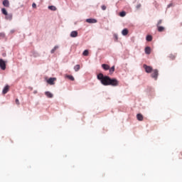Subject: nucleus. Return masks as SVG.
Instances as JSON below:
<instances>
[{
    "instance_id": "5701e85b",
    "label": "nucleus",
    "mask_w": 182,
    "mask_h": 182,
    "mask_svg": "<svg viewBox=\"0 0 182 182\" xmlns=\"http://www.w3.org/2000/svg\"><path fill=\"white\" fill-rule=\"evenodd\" d=\"M83 56H88L89 55V50H84V52L82 53Z\"/></svg>"
},
{
    "instance_id": "f3484780",
    "label": "nucleus",
    "mask_w": 182,
    "mask_h": 182,
    "mask_svg": "<svg viewBox=\"0 0 182 182\" xmlns=\"http://www.w3.org/2000/svg\"><path fill=\"white\" fill-rule=\"evenodd\" d=\"M65 77H66L67 79H69L70 80H72L73 82L75 80V77H73V75H65Z\"/></svg>"
},
{
    "instance_id": "ddd939ff",
    "label": "nucleus",
    "mask_w": 182,
    "mask_h": 182,
    "mask_svg": "<svg viewBox=\"0 0 182 182\" xmlns=\"http://www.w3.org/2000/svg\"><path fill=\"white\" fill-rule=\"evenodd\" d=\"M122 33L124 36H126L129 34V30L127 28H124L122 30Z\"/></svg>"
},
{
    "instance_id": "423d86ee",
    "label": "nucleus",
    "mask_w": 182,
    "mask_h": 182,
    "mask_svg": "<svg viewBox=\"0 0 182 182\" xmlns=\"http://www.w3.org/2000/svg\"><path fill=\"white\" fill-rule=\"evenodd\" d=\"M56 80V78L55 77H50L47 80V83H48V85H55V81Z\"/></svg>"
},
{
    "instance_id": "f8f14e48",
    "label": "nucleus",
    "mask_w": 182,
    "mask_h": 182,
    "mask_svg": "<svg viewBox=\"0 0 182 182\" xmlns=\"http://www.w3.org/2000/svg\"><path fill=\"white\" fill-rule=\"evenodd\" d=\"M102 68L104 69V70H109V69H110V66H109L107 64H102Z\"/></svg>"
},
{
    "instance_id": "dca6fc26",
    "label": "nucleus",
    "mask_w": 182,
    "mask_h": 182,
    "mask_svg": "<svg viewBox=\"0 0 182 182\" xmlns=\"http://www.w3.org/2000/svg\"><path fill=\"white\" fill-rule=\"evenodd\" d=\"M74 70L75 72H79V70H80V65H76L75 67H74Z\"/></svg>"
},
{
    "instance_id": "2f4dec72",
    "label": "nucleus",
    "mask_w": 182,
    "mask_h": 182,
    "mask_svg": "<svg viewBox=\"0 0 182 182\" xmlns=\"http://www.w3.org/2000/svg\"><path fill=\"white\" fill-rule=\"evenodd\" d=\"M175 58H176V57L173 56V57L172 58V59H174Z\"/></svg>"
},
{
    "instance_id": "4be33fe9",
    "label": "nucleus",
    "mask_w": 182,
    "mask_h": 182,
    "mask_svg": "<svg viewBox=\"0 0 182 182\" xmlns=\"http://www.w3.org/2000/svg\"><path fill=\"white\" fill-rule=\"evenodd\" d=\"M48 9L50 11H56V7L55 6H48Z\"/></svg>"
},
{
    "instance_id": "7ed1b4c3",
    "label": "nucleus",
    "mask_w": 182,
    "mask_h": 182,
    "mask_svg": "<svg viewBox=\"0 0 182 182\" xmlns=\"http://www.w3.org/2000/svg\"><path fill=\"white\" fill-rule=\"evenodd\" d=\"M0 68L1 70H5V69H6V62L3 59H0Z\"/></svg>"
},
{
    "instance_id": "aec40b11",
    "label": "nucleus",
    "mask_w": 182,
    "mask_h": 182,
    "mask_svg": "<svg viewBox=\"0 0 182 182\" xmlns=\"http://www.w3.org/2000/svg\"><path fill=\"white\" fill-rule=\"evenodd\" d=\"M146 41L148 42H151V41H153V37L151 36H146Z\"/></svg>"
},
{
    "instance_id": "c85d7f7f",
    "label": "nucleus",
    "mask_w": 182,
    "mask_h": 182,
    "mask_svg": "<svg viewBox=\"0 0 182 182\" xmlns=\"http://www.w3.org/2000/svg\"><path fill=\"white\" fill-rule=\"evenodd\" d=\"M32 7H33V8L36 9V4L33 3V4H32Z\"/></svg>"
},
{
    "instance_id": "20e7f679",
    "label": "nucleus",
    "mask_w": 182,
    "mask_h": 182,
    "mask_svg": "<svg viewBox=\"0 0 182 182\" xmlns=\"http://www.w3.org/2000/svg\"><path fill=\"white\" fill-rule=\"evenodd\" d=\"M144 69H145V72L146 73H151V71L153 70V68L144 64L143 66Z\"/></svg>"
},
{
    "instance_id": "393cba45",
    "label": "nucleus",
    "mask_w": 182,
    "mask_h": 182,
    "mask_svg": "<svg viewBox=\"0 0 182 182\" xmlns=\"http://www.w3.org/2000/svg\"><path fill=\"white\" fill-rule=\"evenodd\" d=\"M120 16H126V12L124 11H122L120 14H119Z\"/></svg>"
},
{
    "instance_id": "9b49d317",
    "label": "nucleus",
    "mask_w": 182,
    "mask_h": 182,
    "mask_svg": "<svg viewBox=\"0 0 182 182\" xmlns=\"http://www.w3.org/2000/svg\"><path fill=\"white\" fill-rule=\"evenodd\" d=\"M77 31H74L70 33L71 38H77Z\"/></svg>"
},
{
    "instance_id": "c756f323",
    "label": "nucleus",
    "mask_w": 182,
    "mask_h": 182,
    "mask_svg": "<svg viewBox=\"0 0 182 182\" xmlns=\"http://www.w3.org/2000/svg\"><path fill=\"white\" fill-rule=\"evenodd\" d=\"M141 4H138V5L136 6L137 9H139V8H141Z\"/></svg>"
},
{
    "instance_id": "a211bd4d",
    "label": "nucleus",
    "mask_w": 182,
    "mask_h": 182,
    "mask_svg": "<svg viewBox=\"0 0 182 182\" xmlns=\"http://www.w3.org/2000/svg\"><path fill=\"white\" fill-rule=\"evenodd\" d=\"M157 28L159 32H164V27L159 26Z\"/></svg>"
},
{
    "instance_id": "cd10ccee",
    "label": "nucleus",
    "mask_w": 182,
    "mask_h": 182,
    "mask_svg": "<svg viewBox=\"0 0 182 182\" xmlns=\"http://www.w3.org/2000/svg\"><path fill=\"white\" fill-rule=\"evenodd\" d=\"M16 105H18L19 106L20 102L18 99H16Z\"/></svg>"
},
{
    "instance_id": "39448f33",
    "label": "nucleus",
    "mask_w": 182,
    "mask_h": 182,
    "mask_svg": "<svg viewBox=\"0 0 182 182\" xmlns=\"http://www.w3.org/2000/svg\"><path fill=\"white\" fill-rule=\"evenodd\" d=\"M86 22L87 23H97V20L95 18H87Z\"/></svg>"
},
{
    "instance_id": "2eb2a0df",
    "label": "nucleus",
    "mask_w": 182,
    "mask_h": 182,
    "mask_svg": "<svg viewBox=\"0 0 182 182\" xmlns=\"http://www.w3.org/2000/svg\"><path fill=\"white\" fill-rule=\"evenodd\" d=\"M45 95L46 96H47V97H49V98L53 97V94H51L50 92L49 91L46 92Z\"/></svg>"
},
{
    "instance_id": "bb28decb",
    "label": "nucleus",
    "mask_w": 182,
    "mask_h": 182,
    "mask_svg": "<svg viewBox=\"0 0 182 182\" xmlns=\"http://www.w3.org/2000/svg\"><path fill=\"white\" fill-rule=\"evenodd\" d=\"M101 8H102V11H106V9H107L106 6L103 5L101 6Z\"/></svg>"
},
{
    "instance_id": "0eeeda50",
    "label": "nucleus",
    "mask_w": 182,
    "mask_h": 182,
    "mask_svg": "<svg viewBox=\"0 0 182 182\" xmlns=\"http://www.w3.org/2000/svg\"><path fill=\"white\" fill-rule=\"evenodd\" d=\"M8 92H9V85H6V87H4V88L3 89L2 93L3 95H6V93H8Z\"/></svg>"
},
{
    "instance_id": "b1692460",
    "label": "nucleus",
    "mask_w": 182,
    "mask_h": 182,
    "mask_svg": "<svg viewBox=\"0 0 182 182\" xmlns=\"http://www.w3.org/2000/svg\"><path fill=\"white\" fill-rule=\"evenodd\" d=\"M109 73H113L114 72V65H113L111 68L109 69Z\"/></svg>"
},
{
    "instance_id": "6e6552de",
    "label": "nucleus",
    "mask_w": 182,
    "mask_h": 182,
    "mask_svg": "<svg viewBox=\"0 0 182 182\" xmlns=\"http://www.w3.org/2000/svg\"><path fill=\"white\" fill-rule=\"evenodd\" d=\"M5 18L7 21H12L13 15H12V14L7 13V15H6Z\"/></svg>"
},
{
    "instance_id": "a878e982",
    "label": "nucleus",
    "mask_w": 182,
    "mask_h": 182,
    "mask_svg": "<svg viewBox=\"0 0 182 182\" xmlns=\"http://www.w3.org/2000/svg\"><path fill=\"white\" fill-rule=\"evenodd\" d=\"M161 23H163V20H159L156 24V26H160Z\"/></svg>"
},
{
    "instance_id": "412c9836",
    "label": "nucleus",
    "mask_w": 182,
    "mask_h": 182,
    "mask_svg": "<svg viewBox=\"0 0 182 182\" xmlns=\"http://www.w3.org/2000/svg\"><path fill=\"white\" fill-rule=\"evenodd\" d=\"M59 46H55L52 50H51V53H55L57 49H58Z\"/></svg>"
},
{
    "instance_id": "6ab92c4d",
    "label": "nucleus",
    "mask_w": 182,
    "mask_h": 182,
    "mask_svg": "<svg viewBox=\"0 0 182 182\" xmlns=\"http://www.w3.org/2000/svg\"><path fill=\"white\" fill-rule=\"evenodd\" d=\"M1 12L3 15H5V16L8 15V11H6V9L5 8L1 9Z\"/></svg>"
},
{
    "instance_id": "f03ea898",
    "label": "nucleus",
    "mask_w": 182,
    "mask_h": 182,
    "mask_svg": "<svg viewBox=\"0 0 182 182\" xmlns=\"http://www.w3.org/2000/svg\"><path fill=\"white\" fill-rule=\"evenodd\" d=\"M151 76L154 80H157V77H159V70H153Z\"/></svg>"
},
{
    "instance_id": "9d476101",
    "label": "nucleus",
    "mask_w": 182,
    "mask_h": 182,
    "mask_svg": "<svg viewBox=\"0 0 182 182\" xmlns=\"http://www.w3.org/2000/svg\"><path fill=\"white\" fill-rule=\"evenodd\" d=\"M3 5L6 8H9V0H4L3 1Z\"/></svg>"
},
{
    "instance_id": "4468645a",
    "label": "nucleus",
    "mask_w": 182,
    "mask_h": 182,
    "mask_svg": "<svg viewBox=\"0 0 182 182\" xmlns=\"http://www.w3.org/2000/svg\"><path fill=\"white\" fill-rule=\"evenodd\" d=\"M145 53L146 55H150V53H151V48H150V47H146L145 48Z\"/></svg>"
},
{
    "instance_id": "f257e3e1",
    "label": "nucleus",
    "mask_w": 182,
    "mask_h": 182,
    "mask_svg": "<svg viewBox=\"0 0 182 182\" xmlns=\"http://www.w3.org/2000/svg\"><path fill=\"white\" fill-rule=\"evenodd\" d=\"M97 77L104 86H119V80L116 78H110L109 76H105L102 73L98 74Z\"/></svg>"
},
{
    "instance_id": "7c9ffc66",
    "label": "nucleus",
    "mask_w": 182,
    "mask_h": 182,
    "mask_svg": "<svg viewBox=\"0 0 182 182\" xmlns=\"http://www.w3.org/2000/svg\"><path fill=\"white\" fill-rule=\"evenodd\" d=\"M3 56H6V54H3Z\"/></svg>"
},
{
    "instance_id": "1a4fd4ad",
    "label": "nucleus",
    "mask_w": 182,
    "mask_h": 182,
    "mask_svg": "<svg viewBox=\"0 0 182 182\" xmlns=\"http://www.w3.org/2000/svg\"><path fill=\"white\" fill-rule=\"evenodd\" d=\"M136 118H137V120H139V122H143V119H144L143 114H137Z\"/></svg>"
}]
</instances>
